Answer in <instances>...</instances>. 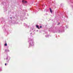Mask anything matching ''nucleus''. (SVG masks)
Returning a JSON list of instances; mask_svg holds the SVG:
<instances>
[{
	"instance_id": "nucleus-1",
	"label": "nucleus",
	"mask_w": 73,
	"mask_h": 73,
	"mask_svg": "<svg viewBox=\"0 0 73 73\" xmlns=\"http://www.w3.org/2000/svg\"><path fill=\"white\" fill-rule=\"evenodd\" d=\"M22 2L23 3H27V2L26 1H24V0H22Z\"/></svg>"
},
{
	"instance_id": "nucleus-2",
	"label": "nucleus",
	"mask_w": 73,
	"mask_h": 73,
	"mask_svg": "<svg viewBox=\"0 0 73 73\" xmlns=\"http://www.w3.org/2000/svg\"><path fill=\"white\" fill-rule=\"evenodd\" d=\"M5 52H9V50L6 49L5 50Z\"/></svg>"
},
{
	"instance_id": "nucleus-3",
	"label": "nucleus",
	"mask_w": 73,
	"mask_h": 73,
	"mask_svg": "<svg viewBox=\"0 0 73 73\" xmlns=\"http://www.w3.org/2000/svg\"><path fill=\"white\" fill-rule=\"evenodd\" d=\"M50 12H51V13H52V9H51V8H50Z\"/></svg>"
},
{
	"instance_id": "nucleus-4",
	"label": "nucleus",
	"mask_w": 73,
	"mask_h": 73,
	"mask_svg": "<svg viewBox=\"0 0 73 73\" xmlns=\"http://www.w3.org/2000/svg\"><path fill=\"white\" fill-rule=\"evenodd\" d=\"M36 28H38V29H40V27H38V26L37 25H36Z\"/></svg>"
},
{
	"instance_id": "nucleus-5",
	"label": "nucleus",
	"mask_w": 73,
	"mask_h": 73,
	"mask_svg": "<svg viewBox=\"0 0 73 73\" xmlns=\"http://www.w3.org/2000/svg\"><path fill=\"white\" fill-rule=\"evenodd\" d=\"M4 45L5 46H7V43H6Z\"/></svg>"
},
{
	"instance_id": "nucleus-6",
	"label": "nucleus",
	"mask_w": 73,
	"mask_h": 73,
	"mask_svg": "<svg viewBox=\"0 0 73 73\" xmlns=\"http://www.w3.org/2000/svg\"><path fill=\"white\" fill-rule=\"evenodd\" d=\"M40 28H42V26H40Z\"/></svg>"
},
{
	"instance_id": "nucleus-7",
	"label": "nucleus",
	"mask_w": 73,
	"mask_h": 73,
	"mask_svg": "<svg viewBox=\"0 0 73 73\" xmlns=\"http://www.w3.org/2000/svg\"><path fill=\"white\" fill-rule=\"evenodd\" d=\"M5 66H6V65H7V64L5 63Z\"/></svg>"
},
{
	"instance_id": "nucleus-8",
	"label": "nucleus",
	"mask_w": 73,
	"mask_h": 73,
	"mask_svg": "<svg viewBox=\"0 0 73 73\" xmlns=\"http://www.w3.org/2000/svg\"><path fill=\"white\" fill-rule=\"evenodd\" d=\"M7 60H8V57H7V58H6Z\"/></svg>"
},
{
	"instance_id": "nucleus-9",
	"label": "nucleus",
	"mask_w": 73,
	"mask_h": 73,
	"mask_svg": "<svg viewBox=\"0 0 73 73\" xmlns=\"http://www.w3.org/2000/svg\"><path fill=\"white\" fill-rule=\"evenodd\" d=\"M10 18H11V19H12V17H10Z\"/></svg>"
}]
</instances>
